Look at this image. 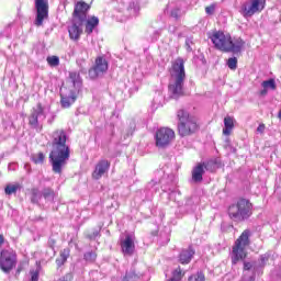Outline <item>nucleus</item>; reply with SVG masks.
Instances as JSON below:
<instances>
[{"label":"nucleus","instance_id":"obj_17","mask_svg":"<svg viewBox=\"0 0 281 281\" xmlns=\"http://www.w3.org/2000/svg\"><path fill=\"white\" fill-rule=\"evenodd\" d=\"M210 166H212V161H209L206 164L205 162L199 164L198 166H195L192 171L193 181L195 182L203 181V173L205 172V170H210Z\"/></svg>","mask_w":281,"mask_h":281},{"label":"nucleus","instance_id":"obj_2","mask_svg":"<svg viewBox=\"0 0 281 281\" xmlns=\"http://www.w3.org/2000/svg\"><path fill=\"white\" fill-rule=\"evenodd\" d=\"M183 82H186V61L183 58H177L170 69L169 93L171 98H179L183 93Z\"/></svg>","mask_w":281,"mask_h":281},{"label":"nucleus","instance_id":"obj_13","mask_svg":"<svg viewBox=\"0 0 281 281\" xmlns=\"http://www.w3.org/2000/svg\"><path fill=\"white\" fill-rule=\"evenodd\" d=\"M85 21L81 19H72L70 25L68 26V34L71 41H80L82 36Z\"/></svg>","mask_w":281,"mask_h":281},{"label":"nucleus","instance_id":"obj_26","mask_svg":"<svg viewBox=\"0 0 281 281\" xmlns=\"http://www.w3.org/2000/svg\"><path fill=\"white\" fill-rule=\"evenodd\" d=\"M21 186L19 183L15 184H8L4 189L5 194H16V190H19Z\"/></svg>","mask_w":281,"mask_h":281},{"label":"nucleus","instance_id":"obj_43","mask_svg":"<svg viewBox=\"0 0 281 281\" xmlns=\"http://www.w3.org/2000/svg\"><path fill=\"white\" fill-rule=\"evenodd\" d=\"M22 271H23V267L19 266L18 270H16V273H21Z\"/></svg>","mask_w":281,"mask_h":281},{"label":"nucleus","instance_id":"obj_9","mask_svg":"<svg viewBox=\"0 0 281 281\" xmlns=\"http://www.w3.org/2000/svg\"><path fill=\"white\" fill-rule=\"evenodd\" d=\"M16 267V252L12 249H4L0 252V269L3 273H10Z\"/></svg>","mask_w":281,"mask_h":281},{"label":"nucleus","instance_id":"obj_44","mask_svg":"<svg viewBox=\"0 0 281 281\" xmlns=\"http://www.w3.org/2000/svg\"><path fill=\"white\" fill-rule=\"evenodd\" d=\"M278 117H279V120H281V110H280V112L278 114Z\"/></svg>","mask_w":281,"mask_h":281},{"label":"nucleus","instance_id":"obj_8","mask_svg":"<svg viewBox=\"0 0 281 281\" xmlns=\"http://www.w3.org/2000/svg\"><path fill=\"white\" fill-rule=\"evenodd\" d=\"M35 21L36 27L43 26V23L49 19V1L48 0H35Z\"/></svg>","mask_w":281,"mask_h":281},{"label":"nucleus","instance_id":"obj_42","mask_svg":"<svg viewBox=\"0 0 281 281\" xmlns=\"http://www.w3.org/2000/svg\"><path fill=\"white\" fill-rule=\"evenodd\" d=\"M3 243H5V239L3 238V235H0V247L3 246Z\"/></svg>","mask_w":281,"mask_h":281},{"label":"nucleus","instance_id":"obj_30","mask_svg":"<svg viewBox=\"0 0 281 281\" xmlns=\"http://www.w3.org/2000/svg\"><path fill=\"white\" fill-rule=\"evenodd\" d=\"M139 280V274L135 273V271L131 270L126 273L123 281H137Z\"/></svg>","mask_w":281,"mask_h":281},{"label":"nucleus","instance_id":"obj_22","mask_svg":"<svg viewBox=\"0 0 281 281\" xmlns=\"http://www.w3.org/2000/svg\"><path fill=\"white\" fill-rule=\"evenodd\" d=\"M261 87L263 88L260 91V95H267V93H269V91H276V80L274 79H269L266 81H262Z\"/></svg>","mask_w":281,"mask_h":281},{"label":"nucleus","instance_id":"obj_4","mask_svg":"<svg viewBox=\"0 0 281 281\" xmlns=\"http://www.w3.org/2000/svg\"><path fill=\"white\" fill-rule=\"evenodd\" d=\"M249 231H244L239 238L236 239L233 250L231 252V258L233 265H237L239 260H245L247 258V247H249Z\"/></svg>","mask_w":281,"mask_h":281},{"label":"nucleus","instance_id":"obj_41","mask_svg":"<svg viewBox=\"0 0 281 281\" xmlns=\"http://www.w3.org/2000/svg\"><path fill=\"white\" fill-rule=\"evenodd\" d=\"M244 269H245V271H249L251 269V263L250 262H245L244 263Z\"/></svg>","mask_w":281,"mask_h":281},{"label":"nucleus","instance_id":"obj_38","mask_svg":"<svg viewBox=\"0 0 281 281\" xmlns=\"http://www.w3.org/2000/svg\"><path fill=\"white\" fill-rule=\"evenodd\" d=\"M216 12V4H210L209 7L205 8V13L212 16Z\"/></svg>","mask_w":281,"mask_h":281},{"label":"nucleus","instance_id":"obj_31","mask_svg":"<svg viewBox=\"0 0 281 281\" xmlns=\"http://www.w3.org/2000/svg\"><path fill=\"white\" fill-rule=\"evenodd\" d=\"M42 195L46 201H54V190L52 189H44Z\"/></svg>","mask_w":281,"mask_h":281},{"label":"nucleus","instance_id":"obj_7","mask_svg":"<svg viewBox=\"0 0 281 281\" xmlns=\"http://www.w3.org/2000/svg\"><path fill=\"white\" fill-rule=\"evenodd\" d=\"M209 38H211L214 47L220 49V52H229V47H232V35L228 33L213 31L209 34Z\"/></svg>","mask_w":281,"mask_h":281},{"label":"nucleus","instance_id":"obj_10","mask_svg":"<svg viewBox=\"0 0 281 281\" xmlns=\"http://www.w3.org/2000/svg\"><path fill=\"white\" fill-rule=\"evenodd\" d=\"M265 0H248L241 5L240 14L245 19H249L254 14H258V12H262L265 10Z\"/></svg>","mask_w":281,"mask_h":281},{"label":"nucleus","instance_id":"obj_40","mask_svg":"<svg viewBox=\"0 0 281 281\" xmlns=\"http://www.w3.org/2000/svg\"><path fill=\"white\" fill-rule=\"evenodd\" d=\"M265 128H266L265 124H259V126L257 127V133H260V134L265 133Z\"/></svg>","mask_w":281,"mask_h":281},{"label":"nucleus","instance_id":"obj_33","mask_svg":"<svg viewBox=\"0 0 281 281\" xmlns=\"http://www.w3.org/2000/svg\"><path fill=\"white\" fill-rule=\"evenodd\" d=\"M128 10L132 16H137V12H139V7H137L135 2H132L130 3Z\"/></svg>","mask_w":281,"mask_h":281},{"label":"nucleus","instance_id":"obj_20","mask_svg":"<svg viewBox=\"0 0 281 281\" xmlns=\"http://www.w3.org/2000/svg\"><path fill=\"white\" fill-rule=\"evenodd\" d=\"M244 47H245V41H243V38L235 37L232 40L231 37V47L228 48V52L238 54V52H241Z\"/></svg>","mask_w":281,"mask_h":281},{"label":"nucleus","instance_id":"obj_39","mask_svg":"<svg viewBox=\"0 0 281 281\" xmlns=\"http://www.w3.org/2000/svg\"><path fill=\"white\" fill-rule=\"evenodd\" d=\"M269 254H265L260 256V262H261V267H265V265H267V262H269Z\"/></svg>","mask_w":281,"mask_h":281},{"label":"nucleus","instance_id":"obj_6","mask_svg":"<svg viewBox=\"0 0 281 281\" xmlns=\"http://www.w3.org/2000/svg\"><path fill=\"white\" fill-rule=\"evenodd\" d=\"M69 83L72 87V89L70 90V94L68 97H61V106L64 109H69L71 104L76 102L78 93H80V89L82 88V79L80 78V74L70 72Z\"/></svg>","mask_w":281,"mask_h":281},{"label":"nucleus","instance_id":"obj_25","mask_svg":"<svg viewBox=\"0 0 281 281\" xmlns=\"http://www.w3.org/2000/svg\"><path fill=\"white\" fill-rule=\"evenodd\" d=\"M69 248H65L60 251L59 257L56 259L57 267H63L65 262H67V259L69 258Z\"/></svg>","mask_w":281,"mask_h":281},{"label":"nucleus","instance_id":"obj_29","mask_svg":"<svg viewBox=\"0 0 281 281\" xmlns=\"http://www.w3.org/2000/svg\"><path fill=\"white\" fill-rule=\"evenodd\" d=\"M46 60L50 67H58L60 65V58L58 56H49Z\"/></svg>","mask_w":281,"mask_h":281},{"label":"nucleus","instance_id":"obj_1","mask_svg":"<svg viewBox=\"0 0 281 281\" xmlns=\"http://www.w3.org/2000/svg\"><path fill=\"white\" fill-rule=\"evenodd\" d=\"M52 148L49 154L52 170L55 175H63V170H65L70 157L65 131L57 130L53 133Z\"/></svg>","mask_w":281,"mask_h":281},{"label":"nucleus","instance_id":"obj_15","mask_svg":"<svg viewBox=\"0 0 281 281\" xmlns=\"http://www.w3.org/2000/svg\"><path fill=\"white\" fill-rule=\"evenodd\" d=\"M38 120H45V112L43 111V105H41V103L33 108L29 117V124L33 126V128H36L38 126Z\"/></svg>","mask_w":281,"mask_h":281},{"label":"nucleus","instance_id":"obj_24","mask_svg":"<svg viewBox=\"0 0 281 281\" xmlns=\"http://www.w3.org/2000/svg\"><path fill=\"white\" fill-rule=\"evenodd\" d=\"M232 131H234V117L226 116L224 119L223 135H232Z\"/></svg>","mask_w":281,"mask_h":281},{"label":"nucleus","instance_id":"obj_18","mask_svg":"<svg viewBox=\"0 0 281 281\" xmlns=\"http://www.w3.org/2000/svg\"><path fill=\"white\" fill-rule=\"evenodd\" d=\"M87 12H89V4L87 2H77L74 10V19L87 21Z\"/></svg>","mask_w":281,"mask_h":281},{"label":"nucleus","instance_id":"obj_16","mask_svg":"<svg viewBox=\"0 0 281 281\" xmlns=\"http://www.w3.org/2000/svg\"><path fill=\"white\" fill-rule=\"evenodd\" d=\"M121 249L124 256H133L135 252V237L133 235H126L125 239L121 241Z\"/></svg>","mask_w":281,"mask_h":281},{"label":"nucleus","instance_id":"obj_5","mask_svg":"<svg viewBox=\"0 0 281 281\" xmlns=\"http://www.w3.org/2000/svg\"><path fill=\"white\" fill-rule=\"evenodd\" d=\"M177 117L179 120L178 133L181 135V137H188L189 135L196 133V130L199 128V125H196V120L190 116L188 112L179 110Z\"/></svg>","mask_w":281,"mask_h":281},{"label":"nucleus","instance_id":"obj_35","mask_svg":"<svg viewBox=\"0 0 281 281\" xmlns=\"http://www.w3.org/2000/svg\"><path fill=\"white\" fill-rule=\"evenodd\" d=\"M229 69H236L238 67V59L236 57H232L227 61Z\"/></svg>","mask_w":281,"mask_h":281},{"label":"nucleus","instance_id":"obj_19","mask_svg":"<svg viewBox=\"0 0 281 281\" xmlns=\"http://www.w3.org/2000/svg\"><path fill=\"white\" fill-rule=\"evenodd\" d=\"M192 258H194V249H192V247H189L187 249L181 250L179 255V262L181 265H190Z\"/></svg>","mask_w":281,"mask_h":281},{"label":"nucleus","instance_id":"obj_27","mask_svg":"<svg viewBox=\"0 0 281 281\" xmlns=\"http://www.w3.org/2000/svg\"><path fill=\"white\" fill-rule=\"evenodd\" d=\"M31 159L34 164H43L45 161V154L43 153L33 154L31 156Z\"/></svg>","mask_w":281,"mask_h":281},{"label":"nucleus","instance_id":"obj_23","mask_svg":"<svg viewBox=\"0 0 281 281\" xmlns=\"http://www.w3.org/2000/svg\"><path fill=\"white\" fill-rule=\"evenodd\" d=\"M100 25V20L98 19V16H91L86 21V34H93V29Z\"/></svg>","mask_w":281,"mask_h":281},{"label":"nucleus","instance_id":"obj_21","mask_svg":"<svg viewBox=\"0 0 281 281\" xmlns=\"http://www.w3.org/2000/svg\"><path fill=\"white\" fill-rule=\"evenodd\" d=\"M166 12L172 16V19H179V16H181V7H179L177 2H171L167 5Z\"/></svg>","mask_w":281,"mask_h":281},{"label":"nucleus","instance_id":"obj_32","mask_svg":"<svg viewBox=\"0 0 281 281\" xmlns=\"http://www.w3.org/2000/svg\"><path fill=\"white\" fill-rule=\"evenodd\" d=\"M164 95L161 93H158L157 97L154 98V108L159 109V106L164 105Z\"/></svg>","mask_w":281,"mask_h":281},{"label":"nucleus","instance_id":"obj_28","mask_svg":"<svg viewBox=\"0 0 281 281\" xmlns=\"http://www.w3.org/2000/svg\"><path fill=\"white\" fill-rule=\"evenodd\" d=\"M42 196H43V194L41 193V191H38V189L32 190V196H31L32 203H38L41 201Z\"/></svg>","mask_w":281,"mask_h":281},{"label":"nucleus","instance_id":"obj_34","mask_svg":"<svg viewBox=\"0 0 281 281\" xmlns=\"http://www.w3.org/2000/svg\"><path fill=\"white\" fill-rule=\"evenodd\" d=\"M189 281H205V276L203 272H198L196 274L189 277Z\"/></svg>","mask_w":281,"mask_h":281},{"label":"nucleus","instance_id":"obj_37","mask_svg":"<svg viewBox=\"0 0 281 281\" xmlns=\"http://www.w3.org/2000/svg\"><path fill=\"white\" fill-rule=\"evenodd\" d=\"M30 276H31L30 281H38V276H40L38 269L30 270Z\"/></svg>","mask_w":281,"mask_h":281},{"label":"nucleus","instance_id":"obj_12","mask_svg":"<svg viewBox=\"0 0 281 281\" xmlns=\"http://www.w3.org/2000/svg\"><path fill=\"white\" fill-rule=\"evenodd\" d=\"M106 71H109V61H106V58L99 56L95 58L94 66L88 74L92 80H95V78H100V76L106 74Z\"/></svg>","mask_w":281,"mask_h":281},{"label":"nucleus","instance_id":"obj_14","mask_svg":"<svg viewBox=\"0 0 281 281\" xmlns=\"http://www.w3.org/2000/svg\"><path fill=\"white\" fill-rule=\"evenodd\" d=\"M111 168V162L109 160H100L92 172V179H95L97 181L102 179L104 175L109 172V169Z\"/></svg>","mask_w":281,"mask_h":281},{"label":"nucleus","instance_id":"obj_3","mask_svg":"<svg viewBox=\"0 0 281 281\" xmlns=\"http://www.w3.org/2000/svg\"><path fill=\"white\" fill-rule=\"evenodd\" d=\"M251 207L248 200L241 199L228 207V216L236 223H243L251 216Z\"/></svg>","mask_w":281,"mask_h":281},{"label":"nucleus","instance_id":"obj_11","mask_svg":"<svg viewBox=\"0 0 281 281\" xmlns=\"http://www.w3.org/2000/svg\"><path fill=\"white\" fill-rule=\"evenodd\" d=\"M175 139V131L168 127H161L156 132V146L166 148Z\"/></svg>","mask_w":281,"mask_h":281},{"label":"nucleus","instance_id":"obj_36","mask_svg":"<svg viewBox=\"0 0 281 281\" xmlns=\"http://www.w3.org/2000/svg\"><path fill=\"white\" fill-rule=\"evenodd\" d=\"M97 258L95 252H86L85 254V260H87L88 262H93Z\"/></svg>","mask_w":281,"mask_h":281}]
</instances>
